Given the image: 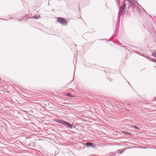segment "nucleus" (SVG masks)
Segmentation results:
<instances>
[{"mask_svg": "<svg viewBox=\"0 0 156 156\" xmlns=\"http://www.w3.org/2000/svg\"><path fill=\"white\" fill-rule=\"evenodd\" d=\"M55 121L58 123L64 125L67 129H72L73 127V125L71 123L63 120L55 119Z\"/></svg>", "mask_w": 156, "mask_h": 156, "instance_id": "nucleus-1", "label": "nucleus"}, {"mask_svg": "<svg viewBox=\"0 0 156 156\" xmlns=\"http://www.w3.org/2000/svg\"><path fill=\"white\" fill-rule=\"evenodd\" d=\"M57 22L63 26H66L67 25V23L66 20L63 18L58 17L57 18Z\"/></svg>", "mask_w": 156, "mask_h": 156, "instance_id": "nucleus-2", "label": "nucleus"}, {"mask_svg": "<svg viewBox=\"0 0 156 156\" xmlns=\"http://www.w3.org/2000/svg\"><path fill=\"white\" fill-rule=\"evenodd\" d=\"M84 144L87 147H95V145H94V144L90 142L86 143Z\"/></svg>", "mask_w": 156, "mask_h": 156, "instance_id": "nucleus-3", "label": "nucleus"}, {"mask_svg": "<svg viewBox=\"0 0 156 156\" xmlns=\"http://www.w3.org/2000/svg\"><path fill=\"white\" fill-rule=\"evenodd\" d=\"M126 1H128V4H130L132 6V8L133 9L134 7V6L135 5V3L134 2L133 0H127Z\"/></svg>", "mask_w": 156, "mask_h": 156, "instance_id": "nucleus-4", "label": "nucleus"}, {"mask_svg": "<svg viewBox=\"0 0 156 156\" xmlns=\"http://www.w3.org/2000/svg\"><path fill=\"white\" fill-rule=\"evenodd\" d=\"M125 2L126 1L124 0V5L121 8V9H122V11H121V13H122L123 14H124L125 13V8L126 5V4L125 3Z\"/></svg>", "mask_w": 156, "mask_h": 156, "instance_id": "nucleus-5", "label": "nucleus"}, {"mask_svg": "<svg viewBox=\"0 0 156 156\" xmlns=\"http://www.w3.org/2000/svg\"><path fill=\"white\" fill-rule=\"evenodd\" d=\"M122 133H123L124 134L126 135H128L129 136H131V135L132 134L131 133H129L128 132H126L124 131H122Z\"/></svg>", "mask_w": 156, "mask_h": 156, "instance_id": "nucleus-6", "label": "nucleus"}, {"mask_svg": "<svg viewBox=\"0 0 156 156\" xmlns=\"http://www.w3.org/2000/svg\"><path fill=\"white\" fill-rule=\"evenodd\" d=\"M118 154L116 155V153L115 152H112L110 154V156H118Z\"/></svg>", "mask_w": 156, "mask_h": 156, "instance_id": "nucleus-7", "label": "nucleus"}, {"mask_svg": "<svg viewBox=\"0 0 156 156\" xmlns=\"http://www.w3.org/2000/svg\"><path fill=\"white\" fill-rule=\"evenodd\" d=\"M139 55H141V56H144V57H145V58H147L148 59L150 60V59L151 57H150L148 55H147L146 56H144V55H140V54Z\"/></svg>", "mask_w": 156, "mask_h": 156, "instance_id": "nucleus-8", "label": "nucleus"}, {"mask_svg": "<svg viewBox=\"0 0 156 156\" xmlns=\"http://www.w3.org/2000/svg\"><path fill=\"white\" fill-rule=\"evenodd\" d=\"M152 56L156 57V51H155L152 53Z\"/></svg>", "mask_w": 156, "mask_h": 156, "instance_id": "nucleus-9", "label": "nucleus"}, {"mask_svg": "<svg viewBox=\"0 0 156 156\" xmlns=\"http://www.w3.org/2000/svg\"><path fill=\"white\" fill-rule=\"evenodd\" d=\"M66 95L67 96H69L71 98L73 97V96L70 93H67L66 94Z\"/></svg>", "mask_w": 156, "mask_h": 156, "instance_id": "nucleus-10", "label": "nucleus"}, {"mask_svg": "<svg viewBox=\"0 0 156 156\" xmlns=\"http://www.w3.org/2000/svg\"><path fill=\"white\" fill-rule=\"evenodd\" d=\"M152 62H156V60L154 59V58H151L150 60Z\"/></svg>", "mask_w": 156, "mask_h": 156, "instance_id": "nucleus-11", "label": "nucleus"}, {"mask_svg": "<svg viewBox=\"0 0 156 156\" xmlns=\"http://www.w3.org/2000/svg\"><path fill=\"white\" fill-rule=\"evenodd\" d=\"M134 128L136 129V130H138L140 129V128L139 127H138L137 126H135L134 127Z\"/></svg>", "mask_w": 156, "mask_h": 156, "instance_id": "nucleus-12", "label": "nucleus"}, {"mask_svg": "<svg viewBox=\"0 0 156 156\" xmlns=\"http://www.w3.org/2000/svg\"><path fill=\"white\" fill-rule=\"evenodd\" d=\"M32 18L35 19H37L38 18V17L37 16H33Z\"/></svg>", "mask_w": 156, "mask_h": 156, "instance_id": "nucleus-13", "label": "nucleus"}, {"mask_svg": "<svg viewBox=\"0 0 156 156\" xmlns=\"http://www.w3.org/2000/svg\"><path fill=\"white\" fill-rule=\"evenodd\" d=\"M22 19H19V20H18V21H22Z\"/></svg>", "mask_w": 156, "mask_h": 156, "instance_id": "nucleus-14", "label": "nucleus"}, {"mask_svg": "<svg viewBox=\"0 0 156 156\" xmlns=\"http://www.w3.org/2000/svg\"><path fill=\"white\" fill-rule=\"evenodd\" d=\"M150 17L151 18H152L151 16V15H150Z\"/></svg>", "mask_w": 156, "mask_h": 156, "instance_id": "nucleus-15", "label": "nucleus"}, {"mask_svg": "<svg viewBox=\"0 0 156 156\" xmlns=\"http://www.w3.org/2000/svg\"><path fill=\"white\" fill-rule=\"evenodd\" d=\"M12 19V17H11V18H10V19Z\"/></svg>", "mask_w": 156, "mask_h": 156, "instance_id": "nucleus-16", "label": "nucleus"}, {"mask_svg": "<svg viewBox=\"0 0 156 156\" xmlns=\"http://www.w3.org/2000/svg\"><path fill=\"white\" fill-rule=\"evenodd\" d=\"M143 9L144 10H145V9Z\"/></svg>", "mask_w": 156, "mask_h": 156, "instance_id": "nucleus-17", "label": "nucleus"}, {"mask_svg": "<svg viewBox=\"0 0 156 156\" xmlns=\"http://www.w3.org/2000/svg\"><path fill=\"white\" fill-rule=\"evenodd\" d=\"M143 9L144 10H145V9Z\"/></svg>", "mask_w": 156, "mask_h": 156, "instance_id": "nucleus-18", "label": "nucleus"}, {"mask_svg": "<svg viewBox=\"0 0 156 156\" xmlns=\"http://www.w3.org/2000/svg\"><path fill=\"white\" fill-rule=\"evenodd\" d=\"M143 9L144 10H145V9Z\"/></svg>", "mask_w": 156, "mask_h": 156, "instance_id": "nucleus-19", "label": "nucleus"}, {"mask_svg": "<svg viewBox=\"0 0 156 156\" xmlns=\"http://www.w3.org/2000/svg\"><path fill=\"white\" fill-rule=\"evenodd\" d=\"M143 9L144 10H145V9Z\"/></svg>", "mask_w": 156, "mask_h": 156, "instance_id": "nucleus-20", "label": "nucleus"}, {"mask_svg": "<svg viewBox=\"0 0 156 156\" xmlns=\"http://www.w3.org/2000/svg\"><path fill=\"white\" fill-rule=\"evenodd\" d=\"M120 44V45H122V44Z\"/></svg>", "mask_w": 156, "mask_h": 156, "instance_id": "nucleus-21", "label": "nucleus"}]
</instances>
